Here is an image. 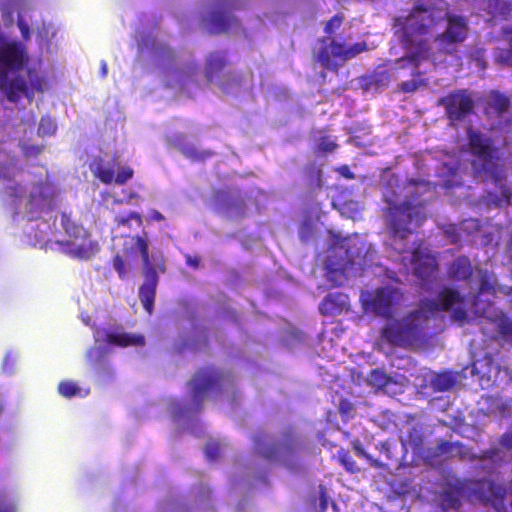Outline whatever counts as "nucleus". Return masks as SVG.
I'll return each instance as SVG.
<instances>
[{
  "label": "nucleus",
  "mask_w": 512,
  "mask_h": 512,
  "mask_svg": "<svg viewBox=\"0 0 512 512\" xmlns=\"http://www.w3.org/2000/svg\"><path fill=\"white\" fill-rule=\"evenodd\" d=\"M81 240L82 242L78 245H75L71 241L60 242V244L67 247L66 253L70 257L84 261L90 260L100 251L98 241L92 240L91 236Z\"/></svg>",
  "instance_id": "a211bd4d"
},
{
  "label": "nucleus",
  "mask_w": 512,
  "mask_h": 512,
  "mask_svg": "<svg viewBox=\"0 0 512 512\" xmlns=\"http://www.w3.org/2000/svg\"><path fill=\"white\" fill-rule=\"evenodd\" d=\"M43 145L25 143L21 146L22 152L26 157H37L44 151Z\"/></svg>",
  "instance_id": "49530a36"
},
{
  "label": "nucleus",
  "mask_w": 512,
  "mask_h": 512,
  "mask_svg": "<svg viewBox=\"0 0 512 512\" xmlns=\"http://www.w3.org/2000/svg\"><path fill=\"white\" fill-rule=\"evenodd\" d=\"M234 20V17L227 15L224 12L214 11L207 19L208 31L211 34L226 32Z\"/></svg>",
  "instance_id": "393cba45"
},
{
  "label": "nucleus",
  "mask_w": 512,
  "mask_h": 512,
  "mask_svg": "<svg viewBox=\"0 0 512 512\" xmlns=\"http://www.w3.org/2000/svg\"><path fill=\"white\" fill-rule=\"evenodd\" d=\"M16 158L13 157L8 163H0V180L11 181L16 173Z\"/></svg>",
  "instance_id": "f704fd0d"
},
{
  "label": "nucleus",
  "mask_w": 512,
  "mask_h": 512,
  "mask_svg": "<svg viewBox=\"0 0 512 512\" xmlns=\"http://www.w3.org/2000/svg\"><path fill=\"white\" fill-rule=\"evenodd\" d=\"M456 381L454 376L449 372L436 374L431 380V387L434 391L444 392L450 390Z\"/></svg>",
  "instance_id": "c85d7f7f"
},
{
  "label": "nucleus",
  "mask_w": 512,
  "mask_h": 512,
  "mask_svg": "<svg viewBox=\"0 0 512 512\" xmlns=\"http://www.w3.org/2000/svg\"><path fill=\"white\" fill-rule=\"evenodd\" d=\"M422 80L412 79L408 81H403L399 84V90L403 93H413L417 91L422 85Z\"/></svg>",
  "instance_id": "de8ad7c7"
},
{
  "label": "nucleus",
  "mask_w": 512,
  "mask_h": 512,
  "mask_svg": "<svg viewBox=\"0 0 512 512\" xmlns=\"http://www.w3.org/2000/svg\"><path fill=\"white\" fill-rule=\"evenodd\" d=\"M402 261L405 266L409 264L413 275L420 281V286L426 291L431 290L439 271L436 256L419 244L412 250L410 257H403Z\"/></svg>",
  "instance_id": "39448f33"
},
{
  "label": "nucleus",
  "mask_w": 512,
  "mask_h": 512,
  "mask_svg": "<svg viewBox=\"0 0 512 512\" xmlns=\"http://www.w3.org/2000/svg\"><path fill=\"white\" fill-rule=\"evenodd\" d=\"M186 264L193 268H198L200 265V258L197 256L187 255L186 256Z\"/></svg>",
  "instance_id": "13d9d810"
},
{
  "label": "nucleus",
  "mask_w": 512,
  "mask_h": 512,
  "mask_svg": "<svg viewBox=\"0 0 512 512\" xmlns=\"http://www.w3.org/2000/svg\"><path fill=\"white\" fill-rule=\"evenodd\" d=\"M231 376L219 371L213 367H203L199 369L191 380L192 385V401L196 405L197 410L211 391L220 390L225 382L230 381Z\"/></svg>",
  "instance_id": "9d476101"
},
{
  "label": "nucleus",
  "mask_w": 512,
  "mask_h": 512,
  "mask_svg": "<svg viewBox=\"0 0 512 512\" xmlns=\"http://www.w3.org/2000/svg\"><path fill=\"white\" fill-rule=\"evenodd\" d=\"M509 44L512 48V37L510 38ZM508 56L509 58L507 59V61H509L512 64V51H508Z\"/></svg>",
  "instance_id": "69168bd1"
},
{
  "label": "nucleus",
  "mask_w": 512,
  "mask_h": 512,
  "mask_svg": "<svg viewBox=\"0 0 512 512\" xmlns=\"http://www.w3.org/2000/svg\"><path fill=\"white\" fill-rule=\"evenodd\" d=\"M311 227L309 224H304L300 230V238L302 241H306L308 238V233L310 231Z\"/></svg>",
  "instance_id": "052dcab7"
},
{
  "label": "nucleus",
  "mask_w": 512,
  "mask_h": 512,
  "mask_svg": "<svg viewBox=\"0 0 512 512\" xmlns=\"http://www.w3.org/2000/svg\"><path fill=\"white\" fill-rule=\"evenodd\" d=\"M392 443L390 441H384L380 443V452L381 454L385 455L387 460H395L397 463L398 460L396 457L392 454Z\"/></svg>",
  "instance_id": "603ef678"
},
{
  "label": "nucleus",
  "mask_w": 512,
  "mask_h": 512,
  "mask_svg": "<svg viewBox=\"0 0 512 512\" xmlns=\"http://www.w3.org/2000/svg\"><path fill=\"white\" fill-rule=\"evenodd\" d=\"M448 311L451 312L453 321L461 325L467 322L465 296L454 288L444 286L435 299H421L417 309L408 312L401 320H393L386 324L381 330V337L395 346H411L424 337L426 322L430 317Z\"/></svg>",
  "instance_id": "f257e3e1"
},
{
  "label": "nucleus",
  "mask_w": 512,
  "mask_h": 512,
  "mask_svg": "<svg viewBox=\"0 0 512 512\" xmlns=\"http://www.w3.org/2000/svg\"><path fill=\"white\" fill-rule=\"evenodd\" d=\"M133 239L141 254L142 262L144 265V282L139 288V299L147 313L152 314L154 310L156 288L158 284L157 271L150 262L149 246L147 241L141 236H135Z\"/></svg>",
  "instance_id": "6e6552de"
},
{
  "label": "nucleus",
  "mask_w": 512,
  "mask_h": 512,
  "mask_svg": "<svg viewBox=\"0 0 512 512\" xmlns=\"http://www.w3.org/2000/svg\"><path fill=\"white\" fill-rule=\"evenodd\" d=\"M406 443L411 446L414 453L425 457L428 449L425 448V434L421 424H414L409 428Z\"/></svg>",
  "instance_id": "5701e85b"
},
{
  "label": "nucleus",
  "mask_w": 512,
  "mask_h": 512,
  "mask_svg": "<svg viewBox=\"0 0 512 512\" xmlns=\"http://www.w3.org/2000/svg\"><path fill=\"white\" fill-rule=\"evenodd\" d=\"M149 219L151 221H156V222H160V221H163L164 220V216L162 213H160L159 211L157 210H152L149 214Z\"/></svg>",
  "instance_id": "bf43d9fd"
},
{
  "label": "nucleus",
  "mask_w": 512,
  "mask_h": 512,
  "mask_svg": "<svg viewBox=\"0 0 512 512\" xmlns=\"http://www.w3.org/2000/svg\"><path fill=\"white\" fill-rule=\"evenodd\" d=\"M417 4L406 16L394 20L396 34L405 55L395 61V69L411 68L414 76H420V65L433 58L430 40L433 28L441 21V9L435 7V0H416Z\"/></svg>",
  "instance_id": "f03ea898"
},
{
  "label": "nucleus",
  "mask_w": 512,
  "mask_h": 512,
  "mask_svg": "<svg viewBox=\"0 0 512 512\" xmlns=\"http://www.w3.org/2000/svg\"><path fill=\"white\" fill-rule=\"evenodd\" d=\"M445 504L449 507V508H452V509H459L460 506H461V501L460 499L458 498V496L452 492V491H449V492H445L444 494V498H443Z\"/></svg>",
  "instance_id": "3c124183"
},
{
  "label": "nucleus",
  "mask_w": 512,
  "mask_h": 512,
  "mask_svg": "<svg viewBox=\"0 0 512 512\" xmlns=\"http://www.w3.org/2000/svg\"><path fill=\"white\" fill-rule=\"evenodd\" d=\"M27 76L29 79V83H28L29 91H32L33 94L35 92H42L44 89L43 88V85H44L43 78L40 77L33 69L27 70Z\"/></svg>",
  "instance_id": "e433bc0d"
},
{
  "label": "nucleus",
  "mask_w": 512,
  "mask_h": 512,
  "mask_svg": "<svg viewBox=\"0 0 512 512\" xmlns=\"http://www.w3.org/2000/svg\"><path fill=\"white\" fill-rule=\"evenodd\" d=\"M307 186L310 189H319L322 186V170L314 163L304 168Z\"/></svg>",
  "instance_id": "c756f323"
},
{
  "label": "nucleus",
  "mask_w": 512,
  "mask_h": 512,
  "mask_svg": "<svg viewBox=\"0 0 512 512\" xmlns=\"http://www.w3.org/2000/svg\"><path fill=\"white\" fill-rule=\"evenodd\" d=\"M131 220H134L136 221L137 225L138 226H142L143 224V219H142V216L141 214L137 213V212H130L128 213L127 215H117L115 217V222L118 226H127L129 227V222Z\"/></svg>",
  "instance_id": "4c0bfd02"
},
{
  "label": "nucleus",
  "mask_w": 512,
  "mask_h": 512,
  "mask_svg": "<svg viewBox=\"0 0 512 512\" xmlns=\"http://www.w3.org/2000/svg\"><path fill=\"white\" fill-rule=\"evenodd\" d=\"M214 200L220 205L226 207L227 210L233 212L237 218H242L246 215V203L242 198L229 200V194L226 190H217L214 193Z\"/></svg>",
  "instance_id": "4be33fe9"
},
{
  "label": "nucleus",
  "mask_w": 512,
  "mask_h": 512,
  "mask_svg": "<svg viewBox=\"0 0 512 512\" xmlns=\"http://www.w3.org/2000/svg\"><path fill=\"white\" fill-rule=\"evenodd\" d=\"M368 381L371 385L382 388L387 385L388 377L381 369H373L368 375Z\"/></svg>",
  "instance_id": "c9c22d12"
},
{
  "label": "nucleus",
  "mask_w": 512,
  "mask_h": 512,
  "mask_svg": "<svg viewBox=\"0 0 512 512\" xmlns=\"http://www.w3.org/2000/svg\"><path fill=\"white\" fill-rule=\"evenodd\" d=\"M441 456H445L447 458L458 456L460 459L464 460L468 456V449L460 442L441 440L435 448L427 450L424 459L432 461Z\"/></svg>",
  "instance_id": "dca6fc26"
},
{
  "label": "nucleus",
  "mask_w": 512,
  "mask_h": 512,
  "mask_svg": "<svg viewBox=\"0 0 512 512\" xmlns=\"http://www.w3.org/2000/svg\"><path fill=\"white\" fill-rule=\"evenodd\" d=\"M436 105L444 108L446 119L455 125L474 112L475 101L468 89H455L440 97Z\"/></svg>",
  "instance_id": "1a4fd4ad"
},
{
  "label": "nucleus",
  "mask_w": 512,
  "mask_h": 512,
  "mask_svg": "<svg viewBox=\"0 0 512 512\" xmlns=\"http://www.w3.org/2000/svg\"><path fill=\"white\" fill-rule=\"evenodd\" d=\"M355 405L348 399H341L338 405V412L343 421H347L352 417Z\"/></svg>",
  "instance_id": "ea45409f"
},
{
  "label": "nucleus",
  "mask_w": 512,
  "mask_h": 512,
  "mask_svg": "<svg viewBox=\"0 0 512 512\" xmlns=\"http://www.w3.org/2000/svg\"><path fill=\"white\" fill-rule=\"evenodd\" d=\"M445 19L446 27L441 33L434 37L437 43V50L446 55H453L458 51V46L465 41L468 36V20L462 15L451 12L441 14V20Z\"/></svg>",
  "instance_id": "0eeeda50"
},
{
  "label": "nucleus",
  "mask_w": 512,
  "mask_h": 512,
  "mask_svg": "<svg viewBox=\"0 0 512 512\" xmlns=\"http://www.w3.org/2000/svg\"><path fill=\"white\" fill-rule=\"evenodd\" d=\"M228 62L226 56L222 52H212L209 54L206 60V78L209 83H211L215 76H218L219 73L223 71V69L227 66Z\"/></svg>",
  "instance_id": "b1692460"
},
{
  "label": "nucleus",
  "mask_w": 512,
  "mask_h": 512,
  "mask_svg": "<svg viewBox=\"0 0 512 512\" xmlns=\"http://www.w3.org/2000/svg\"><path fill=\"white\" fill-rule=\"evenodd\" d=\"M0 512H17V506L12 501L0 500Z\"/></svg>",
  "instance_id": "864d4df0"
},
{
  "label": "nucleus",
  "mask_w": 512,
  "mask_h": 512,
  "mask_svg": "<svg viewBox=\"0 0 512 512\" xmlns=\"http://www.w3.org/2000/svg\"><path fill=\"white\" fill-rule=\"evenodd\" d=\"M328 506V495L325 487L320 486V509L321 512H324Z\"/></svg>",
  "instance_id": "6e6d98bb"
},
{
  "label": "nucleus",
  "mask_w": 512,
  "mask_h": 512,
  "mask_svg": "<svg viewBox=\"0 0 512 512\" xmlns=\"http://www.w3.org/2000/svg\"><path fill=\"white\" fill-rule=\"evenodd\" d=\"M6 97L10 102L16 103L22 96L28 100L33 99V92L29 91V86L25 78L17 76L8 81L5 88Z\"/></svg>",
  "instance_id": "412c9836"
},
{
  "label": "nucleus",
  "mask_w": 512,
  "mask_h": 512,
  "mask_svg": "<svg viewBox=\"0 0 512 512\" xmlns=\"http://www.w3.org/2000/svg\"><path fill=\"white\" fill-rule=\"evenodd\" d=\"M104 342L118 347H138L145 345V337L142 334L125 332L122 328L117 327L106 332Z\"/></svg>",
  "instance_id": "f3484780"
},
{
  "label": "nucleus",
  "mask_w": 512,
  "mask_h": 512,
  "mask_svg": "<svg viewBox=\"0 0 512 512\" xmlns=\"http://www.w3.org/2000/svg\"><path fill=\"white\" fill-rule=\"evenodd\" d=\"M29 60L26 47L18 41H4L0 43V67L4 76L7 71H21Z\"/></svg>",
  "instance_id": "4468645a"
},
{
  "label": "nucleus",
  "mask_w": 512,
  "mask_h": 512,
  "mask_svg": "<svg viewBox=\"0 0 512 512\" xmlns=\"http://www.w3.org/2000/svg\"><path fill=\"white\" fill-rule=\"evenodd\" d=\"M181 153L193 161H205L213 155L210 150H198L193 145L184 146L181 148Z\"/></svg>",
  "instance_id": "473e14b6"
},
{
  "label": "nucleus",
  "mask_w": 512,
  "mask_h": 512,
  "mask_svg": "<svg viewBox=\"0 0 512 512\" xmlns=\"http://www.w3.org/2000/svg\"><path fill=\"white\" fill-rule=\"evenodd\" d=\"M326 278L332 287H338L346 282L347 275L344 268H335L329 263L326 265Z\"/></svg>",
  "instance_id": "7c9ffc66"
},
{
  "label": "nucleus",
  "mask_w": 512,
  "mask_h": 512,
  "mask_svg": "<svg viewBox=\"0 0 512 512\" xmlns=\"http://www.w3.org/2000/svg\"><path fill=\"white\" fill-rule=\"evenodd\" d=\"M339 460L340 463L345 467V469L350 473H355L359 471V468L355 462V460L352 458V456L349 454V452H342L339 454Z\"/></svg>",
  "instance_id": "c03bdc74"
},
{
  "label": "nucleus",
  "mask_w": 512,
  "mask_h": 512,
  "mask_svg": "<svg viewBox=\"0 0 512 512\" xmlns=\"http://www.w3.org/2000/svg\"><path fill=\"white\" fill-rule=\"evenodd\" d=\"M61 225L65 231V233L73 239H86L91 236L90 232L84 228L81 224H77L76 222L70 219V216L63 212L61 214Z\"/></svg>",
  "instance_id": "a878e982"
},
{
  "label": "nucleus",
  "mask_w": 512,
  "mask_h": 512,
  "mask_svg": "<svg viewBox=\"0 0 512 512\" xmlns=\"http://www.w3.org/2000/svg\"><path fill=\"white\" fill-rule=\"evenodd\" d=\"M55 206L54 191L48 183L40 182L34 185L26 202V213L29 220L41 217L50 212Z\"/></svg>",
  "instance_id": "f8f14e48"
},
{
  "label": "nucleus",
  "mask_w": 512,
  "mask_h": 512,
  "mask_svg": "<svg viewBox=\"0 0 512 512\" xmlns=\"http://www.w3.org/2000/svg\"><path fill=\"white\" fill-rule=\"evenodd\" d=\"M23 190L24 189L20 184L14 183L13 185H9L4 188V194L10 198L13 203L17 204L22 198Z\"/></svg>",
  "instance_id": "58836bf2"
},
{
  "label": "nucleus",
  "mask_w": 512,
  "mask_h": 512,
  "mask_svg": "<svg viewBox=\"0 0 512 512\" xmlns=\"http://www.w3.org/2000/svg\"><path fill=\"white\" fill-rule=\"evenodd\" d=\"M391 81V74L388 70L375 71L371 76V83L377 86H386Z\"/></svg>",
  "instance_id": "a19ab883"
},
{
  "label": "nucleus",
  "mask_w": 512,
  "mask_h": 512,
  "mask_svg": "<svg viewBox=\"0 0 512 512\" xmlns=\"http://www.w3.org/2000/svg\"><path fill=\"white\" fill-rule=\"evenodd\" d=\"M344 20V15L341 13L328 20L324 27L326 36L319 39L320 47L313 50L314 61L332 72H337L348 60L368 51V44L365 41L350 45L345 38L333 35Z\"/></svg>",
  "instance_id": "7ed1b4c3"
},
{
  "label": "nucleus",
  "mask_w": 512,
  "mask_h": 512,
  "mask_svg": "<svg viewBox=\"0 0 512 512\" xmlns=\"http://www.w3.org/2000/svg\"><path fill=\"white\" fill-rule=\"evenodd\" d=\"M473 274L470 258L465 255L456 257L447 268V275L454 281H467Z\"/></svg>",
  "instance_id": "aec40b11"
},
{
  "label": "nucleus",
  "mask_w": 512,
  "mask_h": 512,
  "mask_svg": "<svg viewBox=\"0 0 512 512\" xmlns=\"http://www.w3.org/2000/svg\"><path fill=\"white\" fill-rule=\"evenodd\" d=\"M56 130V126L54 125L53 121L50 118H41V121L39 123L38 127V133L40 135H52Z\"/></svg>",
  "instance_id": "a18cd8bd"
},
{
  "label": "nucleus",
  "mask_w": 512,
  "mask_h": 512,
  "mask_svg": "<svg viewBox=\"0 0 512 512\" xmlns=\"http://www.w3.org/2000/svg\"><path fill=\"white\" fill-rule=\"evenodd\" d=\"M112 262H113L114 269L118 273V276L121 279H125L127 276V271L125 269V262H124L122 256H120L119 254L115 255L113 257Z\"/></svg>",
  "instance_id": "8fccbe9b"
},
{
  "label": "nucleus",
  "mask_w": 512,
  "mask_h": 512,
  "mask_svg": "<svg viewBox=\"0 0 512 512\" xmlns=\"http://www.w3.org/2000/svg\"><path fill=\"white\" fill-rule=\"evenodd\" d=\"M499 443L506 449L512 450V432L504 433L500 439Z\"/></svg>",
  "instance_id": "5fc2aeb1"
},
{
  "label": "nucleus",
  "mask_w": 512,
  "mask_h": 512,
  "mask_svg": "<svg viewBox=\"0 0 512 512\" xmlns=\"http://www.w3.org/2000/svg\"><path fill=\"white\" fill-rule=\"evenodd\" d=\"M388 215V230L394 241V249L399 253H404L408 246L402 241L413 232L411 224L417 216L415 207L410 202H403L390 207Z\"/></svg>",
  "instance_id": "423d86ee"
},
{
  "label": "nucleus",
  "mask_w": 512,
  "mask_h": 512,
  "mask_svg": "<svg viewBox=\"0 0 512 512\" xmlns=\"http://www.w3.org/2000/svg\"><path fill=\"white\" fill-rule=\"evenodd\" d=\"M347 309L348 295L341 292L327 294L319 305V311L323 316H337Z\"/></svg>",
  "instance_id": "6ab92c4d"
},
{
  "label": "nucleus",
  "mask_w": 512,
  "mask_h": 512,
  "mask_svg": "<svg viewBox=\"0 0 512 512\" xmlns=\"http://www.w3.org/2000/svg\"><path fill=\"white\" fill-rule=\"evenodd\" d=\"M58 392L65 398H72L81 394V388L71 380L61 381L58 385Z\"/></svg>",
  "instance_id": "72a5a7b5"
},
{
  "label": "nucleus",
  "mask_w": 512,
  "mask_h": 512,
  "mask_svg": "<svg viewBox=\"0 0 512 512\" xmlns=\"http://www.w3.org/2000/svg\"><path fill=\"white\" fill-rule=\"evenodd\" d=\"M205 455L209 460H216L220 456V444L216 441L207 442Z\"/></svg>",
  "instance_id": "09e8293b"
},
{
  "label": "nucleus",
  "mask_w": 512,
  "mask_h": 512,
  "mask_svg": "<svg viewBox=\"0 0 512 512\" xmlns=\"http://www.w3.org/2000/svg\"><path fill=\"white\" fill-rule=\"evenodd\" d=\"M400 298L401 294L396 288L390 286L379 287L375 291L367 293L364 306L366 309L373 311L376 315L388 319V324L396 320L392 318V315Z\"/></svg>",
  "instance_id": "9b49d317"
},
{
  "label": "nucleus",
  "mask_w": 512,
  "mask_h": 512,
  "mask_svg": "<svg viewBox=\"0 0 512 512\" xmlns=\"http://www.w3.org/2000/svg\"><path fill=\"white\" fill-rule=\"evenodd\" d=\"M484 293L492 295L495 293V287L490 283L488 276L485 273L481 275L478 293L473 298V307L476 313H486V306L480 304V296Z\"/></svg>",
  "instance_id": "bb28decb"
},
{
  "label": "nucleus",
  "mask_w": 512,
  "mask_h": 512,
  "mask_svg": "<svg viewBox=\"0 0 512 512\" xmlns=\"http://www.w3.org/2000/svg\"><path fill=\"white\" fill-rule=\"evenodd\" d=\"M337 148V144L332 141L328 136L321 137L315 152L316 153H330Z\"/></svg>",
  "instance_id": "79ce46f5"
},
{
  "label": "nucleus",
  "mask_w": 512,
  "mask_h": 512,
  "mask_svg": "<svg viewBox=\"0 0 512 512\" xmlns=\"http://www.w3.org/2000/svg\"><path fill=\"white\" fill-rule=\"evenodd\" d=\"M162 53L166 54L168 59L173 58V51L170 48L162 49Z\"/></svg>",
  "instance_id": "e2e57ef3"
},
{
  "label": "nucleus",
  "mask_w": 512,
  "mask_h": 512,
  "mask_svg": "<svg viewBox=\"0 0 512 512\" xmlns=\"http://www.w3.org/2000/svg\"><path fill=\"white\" fill-rule=\"evenodd\" d=\"M353 448L357 455L362 456V457H367L363 447L360 444H354Z\"/></svg>",
  "instance_id": "680f3d73"
},
{
  "label": "nucleus",
  "mask_w": 512,
  "mask_h": 512,
  "mask_svg": "<svg viewBox=\"0 0 512 512\" xmlns=\"http://www.w3.org/2000/svg\"><path fill=\"white\" fill-rule=\"evenodd\" d=\"M491 108L494 109L498 116L503 115L510 107V99L506 95L493 91L491 93Z\"/></svg>",
  "instance_id": "2f4dec72"
},
{
  "label": "nucleus",
  "mask_w": 512,
  "mask_h": 512,
  "mask_svg": "<svg viewBox=\"0 0 512 512\" xmlns=\"http://www.w3.org/2000/svg\"><path fill=\"white\" fill-rule=\"evenodd\" d=\"M269 435L260 431L253 437L254 451L262 458L268 461L276 460L282 451L290 452L293 447V438L287 437L283 442L268 441Z\"/></svg>",
  "instance_id": "2eb2a0df"
},
{
  "label": "nucleus",
  "mask_w": 512,
  "mask_h": 512,
  "mask_svg": "<svg viewBox=\"0 0 512 512\" xmlns=\"http://www.w3.org/2000/svg\"><path fill=\"white\" fill-rule=\"evenodd\" d=\"M338 172L346 179H355V174L350 170L347 165L339 167Z\"/></svg>",
  "instance_id": "4d7b16f0"
},
{
  "label": "nucleus",
  "mask_w": 512,
  "mask_h": 512,
  "mask_svg": "<svg viewBox=\"0 0 512 512\" xmlns=\"http://www.w3.org/2000/svg\"><path fill=\"white\" fill-rule=\"evenodd\" d=\"M498 331L503 339L512 342V321L510 319H501L498 323Z\"/></svg>",
  "instance_id": "37998d69"
},
{
  "label": "nucleus",
  "mask_w": 512,
  "mask_h": 512,
  "mask_svg": "<svg viewBox=\"0 0 512 512\" xmlns=\"http://www.w3.org/2000/svg\"><path fill=\"white\" fill-rule=\"evenodd\" d=\"M512 4L506 0H488V12L495 19L505 20L510 15Z\"/></svg>",
  "instance_id": "cd10ccee"
},
{
  "label": "nucleus",
  "mask_w": 512,
  "mask_h": 512,
  "mask_svg": "<svg viewBox=\"0 0 512 512\" xmlns=\"http://www.w3.org/2000/svg\"><path fill=\"white\" fill-rule=\"evenodd\" d=\"M107 70H108L107 69V64H106V62L103 61L101 63V74H102L103 77H105L107 75Z\"/></svg>",
  "instance_id": "0e129e2a"
},
{
  "label": "nucleus",
  "mask_w": 512,
  "mask_h": 512,
  "mask_svg": "<svg viewBox=\"0 0 512 512\" xmlns=\"http://www.w3.org/2000/svg\"><path fill=\"white\" fill-rule=\"evenodd\" d=\"M119 166V156L114 155L112 166L107 167L101 157H95L90 163V169L93 175L103 184L109 185L115 181L118 185H124L133 177L134 171L131 167L125 166L115 175L114 168Z\"/></svg>",
  "instance_id": "ddd939ff"
},
{
  "label": "nucleus",
  "mask_w": 512,
  "mask_h": 512,
  "mask_svg": "<svg viewBox=\"0 0 512 512\" xmlns=\"http://www.w3.org/2000/svg\"><path fill=\"white\" fill-rule=\"evenodd\" d=\"M467 139L469 151L476 157L472 162L475 174L483 176L485 181H491L499 186L503 195L509 198L510 192L503 184L505 172L499 163L498 148L495 146L494 139L472 127L467 129Z\"/></svg>",
  "instance_id": "20e7f679"
}]
</instances>
